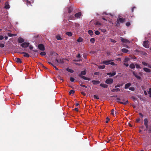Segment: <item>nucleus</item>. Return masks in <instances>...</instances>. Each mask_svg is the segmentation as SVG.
<instances>
[{"mask_svg": "<svg viewBox=\"0 0 151 151\" xmlns=\"http://www.w3.org/2000/svg\"><path fill=\"white\" fill-rule=\"evenodd\" d=\"M148 93L150 95V97L151 98V91L149 90V91H148Z\"/></svg>", "mask_w": 151, "mask_h": 151, "instance_id": "nucleus-51", "label": "nucleus"}, {"mask_svg": "<svg viewBox=\"0 0 151 151\" xmlns=\"http://www.w3.org/2000/svg\"><path fill=\"white\" fill-rule=\"evenodd\" d=\"M113 82V79L111 78H108L106 79L105 83L108 84H111Z\"/></svg>", "mask_w": 151, "mask_h": 151, "instance_id": "nucleus-2", "label": "nucleus"}, {"mask_svg": "<svg viewBox=\"0 0 151 151\" xmlns=\"http://www.w3.org/2000/svg\"><path fill=\"white\" fill-rule=\"evenodd\" d=\"M66 70L68 72H70L71 73H73L74 72L73 70L70 69L69 68H67Z\"/></svg>", "mask_w": 151, "mask_h": 151, "instance_id": "nucleus-29", "label": "nucleus"}, {"mask_svg": "<svg viewBox=\"0 0 151 151\" xmlns=\"http://www.w3.org/2000/svg\"><path fill=\"white\" fill-rule=\"evenodd\" d=\"M144 70L147 72L150 73V70L149 69L147 68H143Z\"/></svg>", "mask_w": 151, "mask_h": 151, "instance_id": "nucleus-22", "label": "nucleus"}, {"mask_svg": "<svg viewBox=\"0 0 151 151\" xmlns=\"http://www.w3.org/2000/svg\"><path fill=\"white\" fill-rule=\"evenodd\" d=\"M88 33L91 35H93V34L92 31L91 30H89L88 31Z\"/></svg>", "mask_w": 151, "mask_h": 151, "instance_id": "nucleus-33", "label": "nucleus"}, {"mask_svg": "<svg viewBox=\"0 0 151 151\" xmlns=\"http://www.w3.org/2000/svg\"><path fill=\"white\" fill-rule=\"evenodd\" d=\"M90 41L92 43H94L95 42V40L94 38H92L90 39Z\"/></svg>", "mask_w": 151, "mask_h": 151, "instance_id": "nucleus-32", "label": "nucleus"}, {"mask_svg": "<svg viewBox=\"0 0 151 151\" xmlns=\"http://www.w3.org/2000/svg\"><path fill=\"white\" fill-rule=\"evenodd\" d=\"M124 64L126 67H128L129 66V64L127 63H124Z\"/></svg>", "mask_w": 151, "mask_h": 151, "instance_id": "nucleus-63", "label": "nucleus"}, {"mask_svg": "<svg viewBox=\"0 0 151 151\" xmlns=\"http://www.w3.org/2000/svg\"><path fill=\"white\" fill-rule=\"evenodd\" d=\"M148 120L147 119L145 118L144 120V124H148Z\"/></svg>", "mask_w": 151, "mask_h": 151, "instance_id": "nucleus-25", "label": "nucleus"}, {"mask_svg": "<svg viewBox=\"0 0 151 151\" xmlns=\"http://www.w3.org/2000/svg\"><path fill=\"white\" fill-rule=\"evenodd\" d=\"M18 42L19 43H21L24 42V40L20 37L18 38Z\"/></svg>", "mask_w": 151, "mask_h": 151, "instance_id": "nucleus-14", "label": "nucleus"}, {"mask_svg": "<svg viewBox=\"0 0 151 151\" xmlns=\"http://www.w3.org/2000/svg\"><path fill=\"white\" fill-rule=\"evenodd\" d=\"M23 1L27 5V6L31 5V2L28 0H23Z\"/></svg>", "mask_w": 151, "mask_h": 151, "instance_id": "nucleus-15", "label": "nucleus"}, {"mask_svg": "<svg viewBox=\"0 0 151 151\" xmlns=\"http://www.w3.org/2000/svg\"><path fill=\"white\" fill-rule=\"evenodd\" d=\"M29 43L28 42H23L21 44V46L23 47H27L29 46Z\"/></svg>", "mask_w": 151, "mask_h": 151, "instance_id": "nucleus-7", "label": "nucleus"}, {"mask_svg": "<svg viewBox=\"0 0 151 151\" xmlns=\"http://www.w3.org/2000/svg\"><path fill=\"white\" fill-rule=\"evenodd\" d=\"M139 114L140 116H141L142 117H143V116H144L143 115V114H142L141 113H139Z\"/></svg>", "mask_w": 151, "mask_h": 151, "instance_id": "nucleus-62", "label": "nucleus"}, {"mask_svg": "<svg viewBox=\"0 0 151 151\" xmlns=\"http://www.w3.org/2000/svg\"><path fill=\"white\" fill-rule=\"evenodd\" d=\"M132 73L133 75L135 76V77L137 78V79L140 80L141 79V78L139 76H138L137 74L136 73L135 71H133L132 72Z\"/></svg>", "mask_w": 151, "mask_h": 151, "instance_id": "nucleus-8", "label": "nucleus"}, {"mask_svg": "<svg viewBox=\"0 0 151 151\" xmlns=\"http://www.w3.org/2000/svg\"><path fill=\"white\" fill-rule=\"evenodd\" d=\"M100 86L104 88H107L108 87V85L106 84H103L102 83H101L100 84Z\"/></svg>", "mask_w": 151, "mask_h": 151, "instance_id": "nucleus-19", "label": "nucleus"}, {"mask_svg": "<svg viewBox=\"0 0 151 151\" xmlns=\"http://www.w3.org/2000/svg\"><path fill=\"white\" fill-rule=\"evenodd\" d=\"M131 86V84L130 83H127L125 85L124 88L125 89H127L128 88L129 86Z\"/></svg>", "mask_w": 151, "mask_h": 151, "instance_id": "nucleus-16", "label": "nucleus"}, {"mask_svg": "<svg viewBox=\"0 0 151 151\" xmlns=\"http://www.w3.org/2000/svg\"><path fill=\"white\" fill-rule=\"evenodd\" d=\"M83 58H85V59H86V57H87V56H86V54H83Z\"/></svg>", "mask_w": 151, "mask_h": 151, "instance_id": "nucleus-58", "label": "nucleus"}, {"mask_svg": "<svg viewBox=\"0 0 151 151\" xmlns=\"http://www.w3.org/2000/svg\"><path fill=\"white\" fill-rule=\"evenodd\" d=\"M143 45L144 47L146 48H149V45L148 41H145L143 42Z\"/></svg>", "mask_w": 151, "mask_h": 151, "instance_id": "nucleus-4", "label": "nucleus"}, {"mask_svg": "<svg viewBox=\"0 0 151 151\" xmlns=\"http://www.w3.org/2000/svg\"><path fill=\"white\" fill-rule=\"evenodd\" d=\"M6 9H9L10 7V6L8 4V2H6L5 4V6L4 7Z\"/></svg>", "mask_w": 151, "mask_h": 151, "instance_id": "nucleus-21", "label": "nucleus"}, {"mask_svg": "<svg viewBox=\"0 0 151 151\" xmlns=\"http://www.w3.org/2000/svg\"><path fill=\"white\" fill-rule=\"evenodd\" d=\"M121 85L120 84H118L115 86V88H116L117 87H119L121 86Z\"/></svg>", "mask_w": 151, "mask_h": 151, "instance_id": "nucleus-57", "label": "nucleus"}, {"mask_svg": "<svg viewBox=\"0 0 151 151\" xmlns=\"http://www.w3.org/2000/svg\"><path fill=\"white\" fill-rule=\"evenodd\" d=\"M112 60H106L103 61L102 62V63L106 65H109L110 63V62L112 61Z\"/></svg>", "mask_w": 151, "mask_h": 151, "instance_id": "nucleus-9", "label": "nucleus"}, {"mask_svg": "<svg viewBox=\"0 0 151 151\" xmlns=\"http://www.w3.org/2000/svg\"><path fill=\"white\" fill-rule=\"evenodd\" d=\"M95 33L96 35H99L100 33L97 30L95 32Z\"/></svg>", "mask_w": 151, "mask_h": 151, "instance_id": "nucleus-46", "label": "nucleus"}, {"mask_svg": "<svg viewBox=\"0 0 151 151\" xmlns=\"http://www.w3.org/2000/svg\"><path fill=\"white\" fill-rule=\"evenodd\" d=\"M73 10V8L72 6L69 7L68 9V12L70 13L72 12Z\"/></svg>", "mask_w": 151, "mask_h": 151, "instance_id": "nucleus-20", "label": "nucleus"}, {"mask_svg": "<svg viewBox=\"0 0 151 151\" xmlns=\"http://www.w3.org/2000/svg\"><path fill=\"white\" fill-rule=\"evenodd\" d=\"M111 91L113 92H118L120 91V89L119 88H114L111 90Z\"/></svg>", "mask_w": 151, "mask_h": 151, "instance_id": "nucleus-17", "label": "nucleus"}, {"mask_svg": "<svg viewBox=\"0 0 151 151\" xmlns=\"http://www.w3.org/2000/svg\"><path fill=\"white\" fill-rule=\"evenodd\" d=\"M92 83L94 85H96L99 84L100 82L99 81L93 80Z\"/></svg>", "mask_w": 151, "mask_h": 151, "instance_id": "nucleus-13", "label": "nucleus"}, {"mask_svg": "<svg viewBox=\"0 0 151 151\" xmlns=\"http://www.w3.org/2000/svg\"><path fill=\"white\" fill-rule=\"evenodd\" d=\"M95 24L96 25H101V23L97 21L96 22Z\"/></svg>", "mask_w": 151, "mask_h": 151, "instance_id": "nucleus-44", "label": "nucleus"}, {"mask_svg": "<svg viewBox=\"0 0 151 151\" xmlns=\"http://www.w3.org/2000/svg\"><path fill=\"white\" fill-rule=\"evenodd\" d=\"M65 34L69 37L72 36L73 35L72 33L71 32H68L65 33Z\"/></svg>", "mask_w": 151, "mask_h": 151, "instance_id": "nucleus-23", "label": "nucleus"}, {"mask_svg": "<svg viewBox=\"0 0 151 151\" xmlns=\"http://www.w3.org/2000/svg\"><path fill=\"white\" fill-rule=\"evenodd\" d=\"M148 130L151 133V126H150L148 129Z\"/></svg>", "mask_w": 151, "mask_h": 151, "instance_id": "nucleus-64", "label": "nucleus"}, {"mask_svg": "<svg viewBox=\"0 0 151 151\" xmlns=\"http://www.w3.org/2000/svg\"><path fill=\"white\" fill-rule=\"evenodd\" d=\"M81 15V12H79L78 13L76 14L74 16L75 17L77 18H78Z\"/></svg>", "mask_w": 151, "mask_h": 151, "instance_id": "nucleus-12", "label": "nucleus"}, {"mask_svg": "<svg viewBox=\"0 0 151 151\" xmlns=\"http://www.w3.org/2000/svg\"><path fill=\"white\" fill-rule=\"evenodd\" d=\"M125 21V19H123L121 18H119L118 19H117L116 20V23L118 24H119V22L122 23L124 22Z\"/></svg>", "mask_w": 151, "mask_h": 151, "instance_id": "nucleus-5", "label": "nucleus"}, {"mask_svg": "<svg viewBox=\"0 0 151 151\" xmlns=\"http://www.w3.org/2000/svg\"><path fill=\"white\" fill-rule=\"evenodd\" d=\"M81 56L80 54L79 53L78 54L77 56H76V58H81Z\"/></svg>", "mask_w": 151, "mask_h": 151, "instance_id": "nucleus-55", "label": "nucleus"}, {"mask_svg": "<svg viewBox=\"0 0 151 151\" xmlns=\"http://www.w3.org/2000/svg\"><path fill=\"white\" fill-rule=\"evenodd\" d=\"M75 26L76 27H78L79 26V24L77 23H75Z\"/></svg>", "mask_w": 151, "mask_h": 151, "instance_id": "nucleus-56", "label": "nucleus"}, {"mask_svg": "<svg viewBox=\"0 0 151 151\" xmlns=\"http://www.w3.org/2000/svg\"><path fill=\"white\" fill-rule=\"evenodd\" d=\"M79 76L81 78L87 80L89 81L90 80V79L88 78H87L84 76H82L81 75V74H79Z\"/></svg>", "mask_w": 151, "mask_h": 151, "instance_id": "nucleus-10", "label": "nucleus"}, {"mask_svg": "<svg viewBox=\"0 0 151 151\" xmlns=\"http://www.w3.org/2000/svg\"><path fill=\"white\" fill-rule=\"evenodd\" d=\"M135 66H136V67L137 68H141V67L139 65L137 64H135Z\"/></svg>", "mask_w": 151, "mask_h": 151, "instance_id": "nucleus-45", "label": "nucleus"}, {"mask_svg": "<svg viewBox=\"0 0 151 151\" xmlns=\"http://www.w3.org/2000/svg\"><path fill=\"white\" fill-rule=\"evenodd\" d=\"M117 102L118 103H120L122 104L126 105V104H127V103H128V100H127L124 102H121V101H117Z\"/></svg>", "mask_w": 151, "mask_h": 151, "instance_id": "nucleus-24", "label": "nucleus"}, {"mask_svg": "<svg viewBox=\"0 0 151 151\" xmlns=\"http://www.w3.org/2000/svg\"><path fill=\"white\" fill-rule=\"evenodd\" d=\"M20 53L23 54L24 56L25 57L28 58L30 56L29 55L28 53L26 52H20Z\"/></svg>", "mask_w": 151, "mask_h": 151, "instance_id": "nucleus-11", "label": "nucleus"}, {"mask_svg": "<svg viewBox=\"0 0 151 151\" xmlns=\"http://www.w3.org/2000/svg\"><path fill=\"white\" fill-rule=\"evenodd\" d=\"M56 39L58 40H62V38L60 36H57L56 37Z\"/></svg>", "mask_w": 151, "mask_h": 151, "instance_id": "nucleus-39", "label": "nucleus"}, {"mask_svg": "<svg viewBox=\"0 0 151 151\" xmlns=\"http://www.w3.org/2000/svg\"><path fill=\"white\" fill-rule=\"evenodd\" d=\"M70 80L71 81L73 82L74 81L75 79L73 77H70Z\"/></svg>", "mask_w": 151, "mask_h": 151, "instance_id": "nucleus-49", "label": "nucleus"}, {"mask_svg": "<svg viewBox=\"0 0 151 151\" xmlns=\"http://www.w3.org/2000/svg\"><path fill=\"white\" fill-rule=\"evenodd\" d=\"M40 54L42 56H44L46 55V53L45 52H42L40 53Z\"/></svg>", "mask_w": 151, "mask_h": 151, "instance_id": "nucleus-37", "label": "nucleus"}, {"mask_svg": "<svg viewBox=\"0 0 151 151\" xmlns=\"http://www.w3.org/2000/svg\"><path fill=\"white\" fill-rule=\"evenodd\" d=\"M15 61L17 63H22L21 60L19 58H15Z\"/></svg>", "mask_w": 151, "mask_h": 151, "instance_id": "nucleus-18", "label": "nucleus"}, {"mask_svg": "<svg viewBox=\"0 0 151 151\" xmlns=\"http://www.w3.org/2000/svg\"><path fill=\"white\" fill-rule=\"evenodd\" d=\"M120 39L122 42L124 43H130V42L129 41V40L127 39L123 38L121 37H120Z\"/></svg>", "mask_w": 151, "mask_h": 151, "instance_id": "nucleus-6", "label": "nucleus"}, {"mask_svg": "<svg viewBox=\"0 0 151 151\" xmlns=\"http://www.w3.org/2000/svg\"><path fill=\"white\" fill-rule=\"evenodd\" d=\"M129 67L132 69H134L135 68V66L134 63H132L130 65Z\"/></svg>", "mask_w": 151, "mask_h": 151, "instance_id": "nucleus-27", "label": "nucleus"}, {"mask_svg": "<svg viewBox=\"0 0 151 151\" xmlns=\"http://www.w3.org/2000/svg\"><path fill=\"white\" fill-rule=\"evenodd\" d=\"M126 24L127 26H130V23L129 22H128L126 23Z\"/></svg>", "mask_w": 151, "mask_h": 151, "instance_id": "nucleus-54", "label": "nucleus"}, {"mask_svg": "<svg viewBox=\"0 0 151 151\" xmlns=\"http://www.w3.org/2000/svg\"><path fill=\"white\" fill-rule=\"evenodd\" d=\"M93 98L95 99H96L97 100H98L99 99V97L95 95H93Z\"/></svg>", "mask_w": 151, "mask_h": 151, "instance_id": "nucleus-38", "label": "nucleus"}, {"mask_svg": "<svg viewBox=\"0 0 151 151\" xmlns=\"http://www.w3.org/2000/svg\"><path fill=\"white\" fill-rule=\"evenodd\" d=\"M142 63L143 65H144L145 66H147L148 63H147L144 62H142Z\"/></svg>", "mask_w": 151, "mask_h": 151, "instance_id": "nucleus-47", "label": "nucleus"}, {"mask_svg": "<svg viewBox=\"0 0 151 151\" xmlns=\"http://www.w3.org/2000/svg\"><path fill=\"white\" fill-rule=\"evenodd\" d=\"M110 64L112 65H115V63L113 62H110Z\"/></svg>", "mask_w": 151, "mask_h": 151, "instance_id": "nucleus-61", "label": "nucleus"}, {"mask_svg": "<svg viewBox=\"0 0 151 151\" xmlns=\"http://www.w3.org/2000/svg\"><path fill=\"white\" fill-rule=\"evenodd\" d=\"M4 47V44L0 43V47Z\"/></svg>", "mask_w": 151, "mask_h": 151, "instance_id": "nucleus-52", "label": "nucleus"}, {"mask_svg": "<svg viewBox=\"0 0 151 151\" xmlns=\"http://www.w3.org/2000/svg\"><path fill=\"white\" fill-rule=\"evenodd\" d=\"M105 68V66L104 65H103L101 66H99L98 68L101 69H103Z\"/></svg>", "mask_w": 151, "mask_h": 151, "instance_id": "nucleus-35", "label": "nucleus"}, {"mask_svg": "<svg viewBox=\"0 0 151 151\" xmlns=\"http://www.w3.org/2000/svg\"><path fill=\"white\" fill-rule=\"evenodd\" d=\"M83 39L81 37H80L77 40V41L78 42H81L83 41Z\"/></svg>", "mask_w": 151, "mask_h": 151, "instance_id": "nucleus-30", "label": "nucleus"}, {"mask_svg": "<svg viewBox=\"0 0 151 151\" xmlns=\"http://www.w3.org/2000/svg\"><path fill=\"white\" fill-rule=\"evenodd\" d=\"M114 109H112L111 110V114L113 116H115V114H114Z\"/></svg>", "mask_w": 151, "mask_h": 151, "instance_id": "nucleus-41", "label": "nucleus"}, {"mask_svg": "<svg viewBox=\"0 0 151 151\" xmlns=\"http://www.w3.org/2000/svg\"><path fill=\"white\" fill-rule=\"evenodd\" d=\"M109 40H110V42H114L115 43L116 42V41L115 40L112 39L111 38H110Z\"/></svg>", "mask_w": 151, "mask_h": 151, "instance_id": "nucleus-42", "label": "nucleus"}, {"mask_svg": "<svg viewBox=\"0 0 151 151\" xmlns=\"http://www.w3.org/2000/svg\"><path fill=\"white\" fill-rule=\"evenodd\" d=\"M81 75H85L86 74V72L85 70L82 71L81 73L80 74Z\"/></svg>", "mask_w": 151, "mask_h": 151, "instance_id": "nucleus-34", "label": "nucleus"}, {"mask_svg": "<svg viewBox=\"0 0 151 151\" xmlns=\"http://www.w3.org/2000/svg\"><path fill=\"white\" fill-rule=\"evenodd\" d=\"M75 93L74 91L71 90L69 92V94L71 95L72 94H74Z\"/></svg>", "mask_w": 151, "mask_h": 151, "instance_id": "nucleus-36", "label": "nucleus"}, {"mask_svg": "<svg viewBox=\"0 0 151 151\" xmlns=\"http://www.w3.org/2000/svg\"><path fill=\"white\" fill-rule=\"evenodd\" d=\"M69 19L70 20L75 19V17L73 15H70L69 16Z\"/></svg>", "mask_w": 151, "mask_h": 151, "instance_id": "nucleus-31", "label": "nucleus"}, {"mask_svg": "<svg viewBox=\"0 0 151 151\" xmlns=\"http://www.w3.org/2000/svg\"><path fill=\"white\" fill-rule=\"evenodd\" d=\"M116 73L115 72H114L111 73V75L110 76H113L116 75Z\"/></svg>", "mask_w": 151, "mask_h": 151, "instance_id": "nucleus-59", "label": "nucleus"}, {"mask_svg": "<svg viewBox=\"0 0 151 151\" xmlns=\"http://www.w3.org/2000/svg\"><path fill=\"white\" fill-rule=\"evenodd\" d=\"M109 121V119L108 117L106 118V121L105 122L106 123H108Z\"/></svg>", "mask_w": 151, "mask_h": 151, "instance_id": "nucleus-53", "label": "nucleus"}, {"mask_svg": "<svg viewBox=\"0 0 151 151\" xmlns=\"http://www.w3.org/2000/svg\"><path fill=\"white\" fill-rule=\"evenodd\" d=\"M8 35L10 37H12L13 36H16L17 35L16 34H12L10 33H8Z\"/></svg>", "mask_w": 151, "mask_h": 151, "instance_id": "nucleus-26", "label": "nucleus"}, {"mask_svg": "<svg viewBox=\"0 0 151 151\" xmlns=\"http://www.w3.org/2000/svg\"><path fill=\"white\" fill-rule=\"evenodd\" d=\"M129 60V59L128 58H124V62L126 63Z\"/></svg>", "mask_w": 151, "mask_h": 151, "instance_id": "nucleus-40", "label": "nucleus"}, {"mask_svg": "<svg viewBox=\"0 0 151 151\" xmlns=\"http://www.w3.org/2000/svg\"><path fill=\"white\" fill-rule=\"evenodd\" d=\"M80 86H82V87H85L86 88H87V86L84 85H82V83H81V84H80Z\"/></svg>", "mask_w": 151, "mask_h": 151, "instance_id": "nucleus-50", "label": "nucleus"}, {"mask_svg": "<svg viewBox=\"0 0 151 151\" xmlns=\"http://www.w3.org/2000/svg\"><path fill=\"white\" fill-rule=\"evenodd\" d=\"M37 47L41 50L44 51L45 50L44 45L42 44H40L38 45Z\"/></svg>", "mask_w": 151, "mask_h": 151, "instance_id": "nucleus-3", "label": "nucleus"}, {"mask_svg": "<svg viewBox=\"0 0 151 151\" xmlns=\"http://www.w3.org/2000/svg\"><path fill=\"white\" fill-rule=\"evenodd\" d=\"M122 50L124 53H127L128 52V50L125 48H123Z\"/></svg>", "mask_w": 151, "mask_h": 151, "instance_id": "nucleus-28", "label": "nucleus"}, {"mask_svg": "<svg viewBox=\"0 0 151 151\" xmlns=\"http://www.w3.org/2000/svg\"><path fill=\"white\" fill-rule=\"evenodd\" d=\"M129 89L132 91H133L134 90V88L133 87H131L129 88Z\"/></svg>", "mask_w": 151, "mask_h": 151, "instance_id": "nucleus-48", "label": "nucleus"}, {"mask_svg": "<svg viewBox=\"0 0 151 151\" xmlns=\"http://www.w3.org/2000/svg\"><path fill=\"white\" fill-rule=\"evenodd\" d=\"M4 37L0 35V40H2L4 39Z\"/></svg>", "mask_w": 151, "mask_h": 151, "instance_id": "nucleus-60", "label": "nucleus"}, {"mask_svg": "<svg viewBox=\"0 0 151 151\" xmlns=\"http://www.w3.org/2000/svg\"><path fill=\"white\" fill-rule=\"evenodd\" d=\"M82 60L81 59H80L78 60H74L73 61L75 62H80L82 61Z\"/></svg>", "mask_w": 151, "mask_h": 151, "instance_id": "nucleus-43", "label": "nucleus"}, {"mask_svg": "<svg viewBox=\"0 0 151 151\" xmlns=\"http://www.w3.org/2000/svg\"><path fill=\"white\" fill-rule=\"evenodd\" d=\"M65 59L63 58H60L59 59H56L55 61L58 63L63 64L64 63Z\"/></svg>", "mask_w": 151, "mask_h": 151, "instance_id": "nucleus-1", "label": "nucleus"}]
</instances>
